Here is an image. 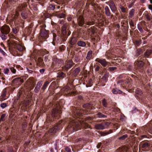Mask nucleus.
Masks as SVG:
<instances>
[{
  "mask_svg": "<svg viewBox=\"0 0 152 152\" xmlns=\"http://www.w3.org/2000/svg\"><path fill=\"white\" fill-rule=\"evenodd\" d=\"M94 127L96 130H103L105 128L104 125L102 123L95 125Z\"/></svg>",
  "mask_w": 152,
  "mask_h": 152,
  "instance_id": "obj_19",
  "label": "nucleus"
},
{
  "mask_svg": "<svg viewBox=\"0 0 152 152\" xmlns=\"http://www.w3.org/2000/svg\"><path fill=\"white\" fill-rule=\"evenodd\" d=\"M109 5L111 10L113 12H115L116 10V7L115 6V4L113 1H110L109 4Z\"/></svg>",
  "mask_w": 152,
  "mask_h": 152,
  "instance_id": "obj_14",
  "label": "nucleus"
},
{
  "mask_svg": "<svg viewBox=\"0 0 152 152\" xmlns=\"http://www.w3.org/2000/svg\"><path fill=\"white\" fill-rule=\"evenodd\" d=\"M9 71V69H4V72L5 74H7L8 73Z\"/></svg>",
  "mask_w": 152,
  "mask_h": 152,
  "instance_id": "obj_62",
  "label": "nucleus"
},
{
  "mask_svg": "<svg viewBox=\"0 0 152 152\" xmlns=\"http://www.w3.org/2000/svg\"><path fill=\"white\" fill-rule=\"evenodd\" d=\"M53 61V67L57 68H58L61 66L63 62L62 60L57 58H54Z\"/></svg>",
  "mask_w": 152,
  "mask_h": 152,
  "instance_id": "obj_3",
  "label": "nucleus"
},
{
  "mask_svg": "<svg viewBox=\"0 0 152 152\" xmlns=\"http://www.w3.org/2000/svg\"><path fill=\"white\" fill-rule=\"evenodd\" d=\"M65 16V15L64 13L60 14L58 15V17L60 18H64Z\"/></svg>",
  "mask_w": 152,
  "mask_h": 152,
  "instance_id": "obj_55",
  "label": "nucleus"
},
{
  "mask_svg": "<svg viewBox=\"0 0 152 152\" xmlns=\"http://www.w3.org/2000/svg\"><path fill=\"white\" fill-rule=\"evenodd\" d=\"M115 152H129L128 148L126 146L121 147L118 149Z\"/></svg>",
  "mask_w": 152,
  "mask_h": 152,
  "instance_id": "obj_18",
  "label": "nucleus"
},
{
  "mask_svg": "<svg viewBox=\"0 0 152 152\" xmlns=\"http://www.w3.org/2000/svg\"><path fill=\"white\" fill-rule=\"evenodd\" d=\"M135 10L134 9H132L129 12V17L132 18L134 15Z\"/></svg>",
  "mask_w": 152,
  "mask_h": 152,
  "instance_id": "obj_33",
  "label": "nucleus"
},
{
  "mask_svg": "<svg viewBox=\"0 0 152 152\" xmlns=\"http://www.w3.org/2000/svg\"><path fill=\"white\" fill-rule=\"evenodd\" d=\"M10 31V28L9 26L5 25L1 27V31L3 33L8 34Z\"/></svg>",
  "mask_w": 152,
  "mask_h": 152,
  "instance_id": "obj_4",
  "label": "nucleus"
},
{
  "mask_svg": "<svg viewBox=\"0 0 152 152\" xmlns=\"http://www.w3.org/2000/svg\"><path fill=\"white\" fill-rule=\"evenodd\" d=\"M59 48L61 51H62L65 49L66 47L64 45H62L59 47Z\"/></svg>",
  "mask_w": 152,
  "mask_h": 152,
  "instance_id": "obj_48",
  "label": "nucleus"
},
{
  "mask_svg": "<svg viewBox=\"0 0 152 152\" xmlns=\"http://www.w3.org/2000/svg\"><path fill=\"white\" fill-rule=\"evenodd\" d=\"M80 124H81L80 122H77L76 120H72L69 121L66 129L69 130L71 132L77 131L80 129ZM81 126L84 127L85 129L90 128L89 125L84 122L81 124Z\"/></svg>",
  "mask_w": 152,
  "mask_h": 152,
  "instance_id": "obj_1",
  "label": "nucleus"
},
{
  "mask_svg": "<svg viewBox=\"0 0 152 152\" xmlns=\"http://www.w3.org/2000/svg\"><path fill=\"white\" fill-rule=\"evenodd\" d=\"M6 90H4L2 95V98L3 99V100H4L6 99L4 98V97L6 96Z\"/></svg>",
  "mask_w": 152,
  "mask_h": 152,
  "instance_id": "obj_46",
  "label": "nucleus"
},
{
  "mask_svg": "<svg viewBox=\"0 0 152 152\" xmlns=\"http://www.w3.org/2000/svg\"><path fill=\"white\" fill-rule=\"evenodd\" d=\"M6 114H3L2 115H1V117L0 119V122L1 121H4L6 120Z\"/></svg>",
  "mask_w": 152,
  "mask_h": 152,
  "instance_id": "obj_37",
  "label": "nucleus"
},
{
  "mask_svg": "<svg viewBox=\"0 0 152 152\" xmlns=\"http://www.w3.org/2000/svg\"><path fill=\"white\" fill-rule=\"evenodd\" d=\"M143 57H142V56H140L138 57V59L137 61H143L144 60V59H143Z\"/></svg>",
  "mask_w": 152,
  "mask_h": 152,
  "instance_id": "obj_61",
  "label": "nucleus"
},
{
  "mask_svg": "<svg viewBox=\"0 0 152 152\" xmlns=\"http://www.w3.org/2000/svg\"><path fill=\"white\" fill-rule=\"evenodd\" d=\"M117 68L115 67H109V70L110 71H114L115 70L117 69Z\"/></svg>",
  "mask_w": 152,
  "mask_h": 152,
  "instance_id": "obj_51",
  "label": "nucleus"
},
{
  "mask_svg": "<svg viewBox=\"0 0 152 152\" xmlns=\"http://www.w3.org/2000/svg\"><path fill=\"white\" fill-rule=\"evenodd\" d=\"M46 26L43 25L41 26V29L40 30V35L43 39H45L49 37V31L46 30L45 29Z\"/></svg>",
  "mask_w": 152,
  "mask_h": 152,
  "instance_id": "obj_2",
  "label": "nucleus"
},
{
  "mask_svg": "<svg viewBox=\"0 0 152 152\" xmlns=\"http://www.w3.org/2000/svg\"><path fill=\"white\" fill-rule=\"evenodd\" d=\"M143 51L141 49L138 48L137 49L136 52V55L137 56L140 55L142 53Z\"/></svg>",
  "mask_w": 152,
  "mask_h": 152,
  "instance_id": "obj_34",
  "label": "nucleus"
},
{
  "mask_svg": "<svg viewBox=\"0 0 152 152\" xmlns=\"http://www.w3.org/2000/svg\"><path fill=\"white\" fill-rule=\"evenodd\" d=\"M105 12L106 15L107 16H110L111 15V13L108 7L106 6L104 8Z\"/></svg>",
  "mask_w": 152,
  "mask_h": 152,
  "instance_id": "obj_24",
  "label": "nucleus"
},
{
  "mask_svg": "<svg viewBox=\"0 0 152 152\" xmlns=\"http://www.w3.org/2000/svg\"><path fill=\"white\" fill-rule=\"evenodd\" d=\"M77 38L76 37H72L69 42V43L70 44V47H72V45H75L77 42Z\"/></svg>",
  "mask_w": 152,
  "mask_h": 152,
  "instance_id": "obj_15",
  "label": "nucleus"
},
{
  "mask_svg": "<svg viewBox=\"0 0 152 152\" xmlns=\"http://www.w3.org/2000/svg\"><path fill=\"white\" fill-rule=\"evenodd\" d=\"M27 84L29 86H33L32 88L34 87L35 85V83L34 81L33 78L32 77H31L28 79L27 81Z\"/></svg>",
  "mask_w": 152,
  "mask_h": 152,
  "instance_id": "obj_13",
  "label": "nucleus"
},
{
  "mask_svg": "<svg viewBox=\"0 0 152 152\" xmlns=\"http://www.w3.org/2000/svg\"><path fill=\"white\" fill-rule=\"evenodd\" d=\"M112 132V131L111 130H110L109 131L105 132H102L101 134V135L102 136H106L108 134H109L110 133Z\"/></svg>",
  "mask_w": 152,
  "mask_h": 152,
  "instance_id": "obj_39",
  "label": "nucleus"
},
{
  "mask_svg": "<svg viewBox=\"0 0 152 152\" xmlns=\"http://www.w3.org/2000/svg\"><path fill=\"white\" fill-rule=\"evenodd\" d=\"M77 22L78 25L82 27L84 24V20L83 17L82 15H79L77 17Z\"/></svg>",
  "mask_w": 152,
  "mask_h": 152,
  "instance_id": "obj_7",
  "label": "nucleus"
},
{
  "mask_svg": "<svg viewBox=\"0 0 152 152\" xmlns=\"http://www.w3.org/2000/svg\"><path fill=\"white\" fill-rule=\"evenodd\" d=\"M22 17L23 19H26L27 17V14L24 12H23L21 14Z\"/></svg>",
  "mask_w": 152,
  "mask_h": 152,
  "instance_id": "obj_44",
  "label": "nucleus"
},
{
  "mask_svg": "<svg viewBox=\"0 0 152 152\" xmlns=\"http://www.w3.org/2000/svg\"><path fill=\"white\" fill-rule=\"evenodd\" d=\"M112 92L113 94H121L122 93V91L117 88H114L112 90Z\"/></svg>",
  "mask_w": 152,
  "mask_h": 152,
  "instance_id": "obj_27",
  "label": "nucleus"
},
{
  "mask_svg": "<svg viewBox=\"0 0 152 152\" xmlns=\"http://www.w3.org/2000/svg\"><path fill=\"white\" fill-rule=\"evenodd\" d=\"M60 111L58 109H53L52 112V116L53 117L56 118H58L60 116Z\"/></svg>",
  "mask_w": 152,
  "mask_h": 152,
  "instance_id": "obj_9",
  "label": "nucleus"
},
{
  "mask_svg": "<svg viewBox=\"0 0 152 152\" xmlns=\"http://www.w3.org/2000/svg\"><path fill=\"white\" fill-rule=\"evenodd\" d=\"M49 7L52 10H54L55 8V5L53 4L50 5Z\"/></svg>",
  "mask_w": 152,
  "mask_h": 152,
  "instance_id": "obj_56",
  "label": "nucleus"
},
{
  "mask_svg": "<svg viewBox=\"0 0 152 152\" xmlns=\"http://www.w3.org/2000/svg\"><path fill=\"white\" fill-rule=\"evenodd\" d=\"M80 71V69L79 67H77L76 68L75 70H74L73 72V75L75 76H76L78 75Z\"/></svg>",
  "mask_w": 152,
  "mask_h": 152,
  "instance_id": "obj_23",
  "label": "nucleus"
},
{
  "mask_svg": "<svg viewBox=\"0 0 152 152\" xmlns=\"http://www.w3.org/2000/svg\"><path fill=\"white\" fill-rule=\"evenodd\" d=\"M150 146V144L147 142H145L143 143L142 147L143 148H146Z\"/></svg>",
  "mask_w": 152,
  "mask_h": 152,
  "instance_id": "obj_36",
  "label": "nucleus"
},
{
  "mask_svg": "<svg viewBox=\"0 0 152 152\" xmlns=\"http://www.w3.org/2000/svg\"><path fill=\"white\" fill-rule=\"evenodd\" d=\"M76 114L78 116H80L82 115V111L78 109L76 110Z\"/></svg>",
  "mask_w": 152,
  "mask_h": 152,
  "instance_id": "obj_45",
  "label": "nucleus"
},
{
  "mask_svg": "<svg viewBox=\"0 0 152 152\" xmlns=\"http://www.w3.org/2000/svg\"><path fill=\"white\" fill-rule=\"evenodd\" d=\"M97 117L99 118H107L106 115L103 114L100 112H99L96 115Z\"/></svg>",
  "mask_w": 152,
  "mask_h": 152,
  "instance_id": "obj_30",
  "label": "nucleus"
},
{
  "mask_svg": "<svg viewBox=\"0 0 152 152\" xmlns=\"http://www.w3.org/2000/svg\"><path fill=\"white\" fill-rule=\"evenodd\" d=\"M11 70L12 72L14 73H15L16 72V69L13 68H11Z\"/></svg>",
  "mask_w": 152,
  "mask_h": 152,
  "instance_id": "obj_63",
  "label": "nucleus"
},
{
  "mask_svg": "<svg viewBox=\"0 0 152 152\" xmlns=\"http://www.w3.org/2000/svg\"><path fill=\"white\" fill-rule=\"evenodd\" d=\"M57 77H58L64 78L65 77V74L63 72H61L58 73Z\"/></svg>",
  "mask_w": 152,
  "mask_h": 152,
  "instance_id": "obj_32",
  "label": "nucleus"
},
{
  "mask_svg": "<svg viewBox=\"0 0 152 152\" xmlns=\"http://www.w3.org/2000/svg\"><path fill=\"white\" fill-rule=\"evenodd\" d=\"M7 34H5V33H3L2 32L0 33V37H1V39L3 40H5L7 38Z\"/></svg>",
  "mask_w": 152,
  "mask_h": 152,
  "instance_id": "obj_31",
  "label": "nucleus"
},
{
  "mask_svg": "<svg viewBox=\"0 0 152 152\" xmlns=\"http://www.w3.org/2000/svg\"><path fill=\"white\" fill-rule=\"evenodd\" d=\"M92 52L91 50H89L88 52L86 58L87 59L88 61L90 60L92 57Z\"/></svg>",
  "mask_w": 152,
  "mask_h": 152,
  "instance_id": "obj_26",
  "label": "nucleus"
},
{
  "mask_svg": "<svg viewBox=\"0 0 152 152\" xmlns=\"http://www.w3.org/2000/svg\"><path fill=\"white\" fill-rule=\"evenodd\" d=\"M37 62V65L39 66L44 67L45 64L43 62V58L41 57H39L37 60L36 61Z\"/></svg>",
  "mask_w": 152,
  "mask_h": 152,
  "instance_id": "obj_10",
  "label": "nucleus"
},
{
  "mask_svg": "<svg viewBox=\"0 0 152 152\" xmlns=\"http://www.w3.org/2000/svg\"><path fill=\"white\" fill-rule=\"evenodd\" d=\"M152 53V50H147L144 54V56L147 58Z\"/></svg>",
  "mask_w": 152,
  "mask_h": 152,
  "instance_id": "obj_28",
  "label": "nucleus"
},
{
  "mask_svg": "<svg viewBox=\"0 0 152 152\" xmlns=\"http://www.w3.org/2000/svg\"><path fill=\"white\" fill-rule=\"evenodd\" d=\"M136 93L140 95H141L142 94V91L139 89L137 90L136 91Z\"/></svg>",
  "mask_w": 152,
  "mask_h": 152,
  "instance_id": "obj_49",
  "label": "nucleus"
},
{
  "mask_svg": "<svg viewBox=\"0 0 152 152\" xmlns=\"http://www.w3.org/2000/svg\"><path fill=\"white\" fill-rule=\"evenodd\" d=\"M49 83V82L48 81H46L45 83L43 85V86L41 88L40 90V91L41 92L43 93L44 92L45 90L47 87Z\"/></svg>",
  "mask_w": 152,
  "mask_h": 152,
  "instance_id": "obj_22",
  "label": "nucleus"
},
{
  "mask_svg": "<svg viewBox=\"0 0 152 152\" xmlns=\"http://www.w3.org/2000/svg\"><path fill=\"white\" fill-rule=\"evenodd\" d=\"M95 61L100 63L104 67H105L107 65L108 62L104 59H99L97 58Z\"/></svg>",
  "mask_w": 152,
  "mask_h": 152,
  "instance_id": "obj_11",
  "label": "nucleus"
},
{
  "mask_svg": "<svg viewBox=\"0 0 152 152\" xmlns=\"http://www.w3.org/2000/svg\"><path fill=\"white\" fill-rule=\"evenodd\" d=\"M108 77V74L106 73L104 75V76L102 78V79L103 80L106 81L107 79V78Z\"/></svg>",
  "mask_w": 152,
  "mask_h": 152,
  "instance_id": "obj_40",
  "label": "nucleus"
},
{
  "mask_svg": "<svg viewBox=\"0 0 152 152\" xmlns=\"http://www.w3.org/2000/svg\"><path fill=\"white\" fill-rule=\"evenodd\" d=\"M12 31L15 34H16L18 33V30L16 28H12Z\"/></svg>",
  "mask_w": 152,
  "mask_h": 152,
  "instance_id": "obj_54",
  "label": "nucleus"
},
{
  "mask_svg": "<svg viewBox=\"0 0 152 152\" xmlns=\"http://www.w3.org/2000/svg\"><path fill=\"white\" fill-rule=\"evenodd\" d=\"M128 136V135L126 134H125L123 135L122 136L119 137V140H124L125 139H126Z\"/></svg>",
  "mask_w": 152,
  "mask_h": 152,
  "instance_id": "obj_43",
  "label": "nucleus"
},
{
  "mask_svg": "<svg viewBox=\"0 0 152 152\" xmlns=\"http://www.w3.org/2000/svg\"><path fill=\"white\" fill-rule=\"evenodd\" d=\"M7 105L6 103H1L0 104L1 107L2 108H4L7 107Z\"/></svg>",
  "mask_w": 152,
  "mask_h": 152,
  "instance_id": "obj_50",
  "label": "nucleus"
},
{
  "mask_svg": "<svg viewBox=\"0 0 152 152\" xmlns=\"http://www.w3.org/2000/svg\"><path fill=\"white\" fill-rule=\"evenodd\" d=\"M18 12V11L16 10L15 16V18H17V17L19 15V13Z\"/></svg>",
  "mask_w": 152,
  "mask_h": 152,
  "instance_id": "obj_59",
  "label": "nucleus"
},
{
  "mask_svg": "<svg viewBox=\"0 0 152 152\" xmlns=\"http://www.w3.org/2000/svg\"><path fill=\"white\" fill-rule=\"evenodd\" d=\"M42 84V82L41 81H39L37 83L34 89V91L35 93H37L39 91Z\"/></svg>",
  "mask_w": 152,
  "mask_h": 152,
  "instance_id": "obj_12",
  "label": "nucleus"
},
{
  "mask_svg": "<svg viewBox=\"0 0 152 152\" xmlns=\"http://www.w3.org/2000/svg\"><path fill=\"white\" fill-rule=\"evenodd\" d=\"M45 69H42L39 70V72L41 74H43L44 73Z\"/></svg>",
  "mask_w": 152,
  "mask_h": 152,
  "instance_id": "obj_60",
  "label": "nucleus"
},
{
  "mask_svg": "<svg viewBox=\"0 0 152 152\" xmlns=\"http://www.w3.org/2000/svg\"><path fill=\"white\" fill-rule=\"evenodd\" d=\"M145 17L148 21H150L151 19L150 16L148 14L146 15Z\"/></svg>",
  "mask_w": 152,
  "mask_h": 152,
  "instance_id": "obj_53",
  "label": "nucleus"
},
{
  "mask_svg": "<svg viewBox=\"0 0 152 152\" xmlns=\"http://www.w3.org/2000/svg\"><path fill=\"white\" fill-rule=\"evenodd\" d=\"M83 108H86L87 109L90 110L91 109V106L90 104L88 103L84 104L83 105Z\"/></svg>",
  "mask_w": 152,
  "mask_h": 152,
  "instance_id": "obj_35",
  "label": "nucleus"
},
{
  "mask_svg": "<svg viewBox=\"0 0 152 152\" xmlns=\"http://www.w3.org/2000/svg\"><path fill=\"white\" fill-rule=\"evenodd\" d=\"M65 150L66 152H72L71 149L67 147H66Z\"/></svg>",
  "mask_w": 152,
  "mask_h": 152,
  "instance_id": "obj_57",
  "label": "nucleus"
},
{
  "mask_svg": "<svg viewBox=\"0 0 152 152\" xmlns=\"http://www.w3.org/2000/svg\"><path fill=\"white\" fill-rule=\"evenodd\" d=\"M29 102V100L26 101L23 103V105L25 107H26L28 105V104Z\"/></svg>",
  "mask_w": 152,
  "mask_h": 152,
  "instance_id": "obj_52",
  "label": "nucleus"
},
{
  "mask_svg": "<svg viewBox=\"0 0 152 152\" xmlns=\"http://www.w3.org/2000/svg\"><path fill=\"white\" fill-rule=\"evenodd\" d=\"M15 47H16L17 50L19 51H22L23 49V47L19 44H18V43H17Z\"/></svg>",
  "mask_w": 152,
  "mask_h": 152,
  "instance_id": "obj_29",
  "label": "nucleus"
},
{
  "mask_svg": "<svg viewBox=\"0 0 152 152\" xmlns=\"http://www.w3.org/2000/svg\"><path fill=\"white\" fill-rule=\"evenodd\" d=\"M77 44L78 46L80 47H84L86 45V42L82 40L78 41Z\"/></svg>",
  "mask_w": 152,
  "mask_h": 152,
  "instance_id": "obj_25",
  "label": "nucleus"
},
{
  "mask_svg": "<svg viewBox=\"0 0 152 152\" xmlns=\"http://www.w3.org/2000/svg\"><path fill=\"white\" fill-rule=\"evenodd\" d=\"M24 82V80L21 78L19 77L16 78L13 80L12 83L15 85H20Z\"/></svg>",
  "mask_w": 152,
  "mask_h": 152,
  "instance_id": "obj_5",
  "label": "nucleus"
},
{
  "mask_svg": "<svg viewBox=\"0 0 152 152\" xmlns=\"http://www.w3.org/2000/svg\"><path fill=\"white\" fill-rule=\"evenodd\" d=\"M70 87L67 86H66L63 88V90L65 92H69L67 94L68 96H70L74 95L75 93V92L74 91L69 92Z\"/></svg>",
  "mask_w": 152,
  "mask_h": 152,
  "instance_id": "obj_8",
  "label": "nucleus"
},
{
  "mask_svg": "<svg viewBox=\"0 0 152 152\" xmlns=\"http://www.w3.org/2000/svg\"><path fill=\"white\" fill-rule=\"evenodd\" d=\"M137 28L140 32L143 33V30L142 28V27L140 24H139L137 25Z\"/></svg>",
  "mask_w": 152,
  "mask_h": 152,
  "instance_id": "obj_41",
  "label": "nucleus"
},
{
  "mask_svg": "<svg viewBox=\"0 0 152 152\" xmlns=\"http://www.w3.org/2000/svg\"><path fill=\"white\" fill-rule=\"evenodd\" d=\"M94 21L86 22V24L89 26L94 24Z\"/></svg>",
  "mask_w": 152,
  "mask_h": 152,
  "instance_id": "obj_47",
  "label": "nucleus"
},
{
  "mask_svg": "<svg viewBox=\"0 0 152 152\" xmlns=\"http://www.w3.org/2000/svg\"><path fill=\"white\" fill-rule=\"evenodd\" d=\"M23 5H20L17 8V10L18 11H20L23 10Z\"/></svg>",
  "mask_w": 152,
  "mask_h": 152,
  "instance_id": "obj_42",
  "label": "nucleus"
},
{
  "mask_svg": "<svg viewBox=\"0 0 152 152\" xmlns=\"http://www.w3.org/2000/svg\"><path fill=\"white\" fill-rule=\"evenodd\" d=\"M8 45L9 48H15L18 43V42L12 39L8 41Z\"/></svg>",
  "mask_w": 152,
  "mask_h": 152,
  "instance_id": "obj_6",
  "label": "nucleus"
},
{
  "mask_svg": "<svg viewBox=\"0 0 152 152\" xmlns=\"http://www.w3.org/2000/svg\"><path fill=\"white\" fill-rule=\"evenodd\" d=\"M102 104L104 107H107V103L105 99H104L102 101Z\"/></svg>",
  "mask_w": 152,
  "mask_h": 152,
  "instance_id": "obj_38",
  "label": "nucleus"
},
{
  "mask_svg": "<svg viewBox=\"0 0 152 152\" xmlns=\"http://www.w3.org/2000/svg\"><path fill=\"white\" fill-rule=\"evenodd\" d=\"M0 52L4 55H5L6 54L0 48Z\"/></svg>",
  "mask_w": 152,
  "mask_h": 152,
  "instance_id": "obj_64",
  "label": "nucleus"
},
{
  "mask_svg": "<svg viewBox=\"0 0 152 152\" xmlns=\"http://www.w3.org/2000/svg\"><path fill=\"white\" fill-rule=\"evenodd\" d=\"M73 62L72 61H69L66 63V65L65 66V69L66 70H68L71 68L72 66Z\"/></svg>",
  "mask_w": 152,
  "mask_h": 152,
  "instance_id": "obj_17",
  "label": "nucleus"
},
{
  "mask_svg": "<svg viewBox=\"0 0 152 152\" xmlns=\"http://www.w3.org/2000/svg\"><path fill=\"white\" fill-rule=\"evenodd\" d=\"M68 25L67 23H66L61 27V31L64 35H65L67 34L66 29Z\"/></svg>",
  "mask_w": 152,
  "mask_h": 152,
  "instance_id": "obj_16",
  "label": "nucleus"
},
{
  "mask_svg": "<svg viewBox=\"0 0 152 152\" xmlns=\"http://www.w3.org/2000/svg\"><path fill=\"white\" fill-rule=\"evenodd\" d=\"M129 24L130 26H134V24L133 22L132 21V20H131L129 22Z\"/></svg>",
  "mask_w": 152,
  "mask_h": 152,
  "instance_id": "obj_58",
  "label": "nucleus"
},
{
  "mask_svg": "<svg viewBox=\"0 0 152 152\" xmlns=\"http://www.w3.org/2000/svg\"><path fill=\"white\" fill-rule=\"evenodd\" d=\"M59 129V128L58 126H55L52 128L50 129L49 130L48 132L50 133H55Z\"/></svg>",
  "mask_w": 152,
  "mask_h": 152,
  "instance_id": "obj_20",
  "label": "nucleus"
},
{
  "mask_svg": "<svg viewBox=\"0 0 152 152\" xmlns=\"http://www.w3.org/2000/svg\"><path fill=\"white\" fill-rule=\"evenodd\" d=\"M136 64L137 65L138 68H141L144 65L145 63L142 61H137L135 62Z\"/></svg>",
  "mask_w": 152,
  "mask_h": 152,
  "instance_id": "obj_21",
  "label": "nucleus"
}]
</instances>
